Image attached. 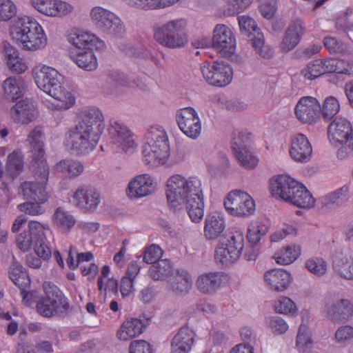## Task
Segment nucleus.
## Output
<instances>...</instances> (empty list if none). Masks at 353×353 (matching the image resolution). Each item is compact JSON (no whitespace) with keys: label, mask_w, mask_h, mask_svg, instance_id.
I'll list each match as a JSON object with an SVG mask.
<instances>
[{"label":"nucleus","mask_w":353,"mask_h":353,"mask_svg":"<svg viewBox=\"0 0 353 353\" xmlns=\"http://www.w3.org/2000/svg\"><path fill=\"white\" fill-rule=\"evenodd\" d=\"M52 221L55 226L65 232L70 231L76 223L75 217L61 207L56 209Z\"/></svg>","instance_id":"37998d69"},{"label":"nucleus","mask_w":353,"mask_h":353,"mask_svg":"<svg viewBox=\"0 0 353 353\" xmlns=\"http://www.w3.org/2000/svg\"><path fill=\"white\" fill-rule=\"evenodd\" d=\"M128 6L143 10H153L170 7L179 0H123Z\"/></svg>","instance_id":"a19ab883"},{"label":"nucleus","mask_w":353,"mask_h":353,"mask_svg":"<svg viewBox=\"0 0 353 353\" xmlns=\"http://www.w3.org/2000/svg\"><path fill=\"white\" fill-rule=\"evenodd\" d=\"M236 37L226 25L217 24L213 31L212 47L222 56H230L236 50Z\"/></svg>","instance_id":"6ab92c4d"},{"label":"nucleus","mask_w":353,"mask_h":353,"mask_svg":"<svg viewBox=\"0 0 353 353\" xmlns=\"http://www.w3.org/2000/svg\"><path fill=\"white\" fill-rule=\"evenodd\" d=\"M305 267L312 274L321 276L326 272L327 265L323 259L313 257L305 261Z\"/></svg>","instance_id":"864d4df0"},{"label":"nucleus","mask_w":353,"mask_h":353,"mask_svg":"<svg viewBox=\"0 0 353 353\" xmlns=\"http://www.w3.org/2000/svg\"><path fill=\"white\" fill-rule=\"evenodd\" d=\"M143 146V160L150 167L165 164L170 156V145L165 130L159 125L151 126Z\"/></svg>","instance_id":"6e6552de"},{"label":"nucleus","mask_w":353,"mask_h":353,"mask_svg":"<svg viewBox=\"0 0 353 353\" xmlns=\"http://www.w3.org/2000/svg\"><path fill=\"white\" fill-rule=\"evenodd\" d=\"M296 228L292 225H285L283 228L276 230L270 236L272 242H279L288 235H296Z\"/></svg>","instance_id":"69168bd1"},{"label":"nucleus","mask_w":353,"mask_h":353,"mask_svg":"<svg viewBox=\"0 0 353 353\" xmlns=\"http://www.w3.org/2000/svg\"><path fill=\"white\" fill-rule=\"evenodd\" d=\"M10 116L17 123L28 124L34 121L38 111L32 102L28 99L19 101L10 111Z\"/></svg>","instance_id":"a878e982"},{"label":"nucleus","mask_w":353,"mask_h":353,"mask_svg":"<svg viewBox=\"0 0 353 353\" xmlns=\"http://www.w3.org/2000/svg\"><path fill=\"white\" fill-rule=\"evenodd\" d=\"M353 338V327L344 325L340 327L335 333V339L339 342H345Z\"/></svg>","instance_id":"774afa93"},{"label":"nucleus","mask_w":353,"mask_h":353,"mask_svg":"<svg viewBox=\"0 0 353 353\" xmlns=\"http://www.w3.org/2000/svg\"><path fill=\"white\" fill-rule=\"evenodd\" d=\"M176 120L180 130L188 137L196 139L201 133V121L196 110L192 107L179 109Z\"/></svg>","instance_id":"a211bd4d"},{"label":"nucleus","mask_w":353,"mask_h":353,"mask_svg":"<svg viewBox=\"0 0 353 353\" xmlns=\"http://www.w3.org/2000/svg\"><path fill=\"white\" fill-rule=\"evenodd\" d=\"M31 4L38 12L50 17L66 15L74 9L73 6L61 0H32Z\"/></svg>","instance_id":"b1692460"},{"label":"nucleus","mask_w":353,"mask_h":353,"mask_svg":"<svg viewBox=\"0 0 353 353\" xmlns=\"http://www.w3.org/2000/svg\"><path fill=\"white\" fill-rule=\"evenodd\" d=\"M201 70L207 83L212 85L225 87L232 80V69L224 62H204L201 65Z\"/></svg>","instance_id":"f3484780"},{"label":"nucleus","mask_w":353,"mask_h":353,"mask_svg":"<svg viewBox=\"0 0 353 353\" xmlns=\"http://www.w3.org/2000/svg\"><path fill=\"white\" fill-rule=\"evenodd\" d=\"M173 273L171 261L160 259L152 263L149 269V274L154 280H165Z\"/></svg>","instance_id":"c03bdc74"},{"label":"nucleus","mask_w":353,"mask_h":353,"mask_svg":"<svg viewBox=\"0 0 353 353\" xmlns=\"http://www.w3.org/2000/svg\"><path fill=\"white\" fill-rule=\"evenodd\" d=\"M43 130L41 126L35 127L27 138L32 154V161L37 169L36 174L40 179L39 182L25 181L21 184L19 192L27 199H32L36 203L26 202L18 205L19 211L31 216L43 214L45 210L41 205L48 200L46 185L49 176V167L45 159L43 143Z\"/></svg>","instance_id":"f257e3e1"},{"label":"nucleus","mask_w":353,"mask_h":353,"mask_svg":"<svg viewBox=\"0 0 353 353\" xmlns=\"http://www.w3.org/2000/svg\"><path fill=\"white\" fill-rule=\"evenodd\" d=\"M270 228V221L266 217H259L253 221L247 232V239L252 245H256L265 236Z\"/></svg>","instance_id":"e433bc0d"},{"label":"nucleus","mask_w":353,"mask_h":353,"mask_svg":"<svg viewBox=\"0 0 353 353\" xmlns=\"http://www.w3.org/2000/svg\"><path fill=\"white\" fill-rule=\"evenodd\" d=\"M3 97L8 101H15L23 97L26 85L20 77H10L3 81Z\"/></svg>","instance_id":"473e14b6"},{"label":"nucleus","mask_w":353,"mask_h":353,"mask_svg":"<svg viewBox=\"0 0 353 353\" xmlns=\"http://www.w3.org/2000/svg\"><path fill=\"white\" fill-rule=\"evenodd\" d=\"M331 65L330 72H336L343 74L350 75L353 74V59L329 58Z\"/></svg>","instance_id":"de8ad7c7"},{"label":"nucleus","mask_w":353,"mask_h":353,"mask_svg":"<svg viewBox=\"0 0 353 353\" xmlns=\"http://www.w3.org/2000/svg\"><path fill=\"white\" fill-rule=\"evenodd\" d=\"M301 248L299 245L291 244L276 252L273 256L276 263L287 265L295 261L301 255Z\"/></svg>","instance_id":"ea45409f"},{"label":"nucleus","mask_w":353,"mask_h":353,"mask_svg":"<svg viewBox=\"0 0 353 353\" xmlns=\"http://www.w3.org/2000/svg\"><path fill=\"white\" fill-rule=\"evenodd\" d=\"M97 287L101 294L106 296L107 293L115 294L118 292V282L114 279H108L105 285L103 284V279L99 277Z\"/></svg>","instance_id":"13d9d810"},{"label":"nucleus","mask_w":353,"mask_h":353,"mask_svg":"<svg viewBox=\"0 0 353 353\" xmlns=\"http://www.w3.org/2000/svg\"><path fill=\"white\" fill-rule=\"evenodd\" d=\"M16 243L19 250L23 252H27L30 250L33 243H34V240L27 230H24L18 235Z\"/></svg>","instance_id":"bf43d9fd"},{"label":"nucleus","mask_w":353,"mask_h":353,"mask_svg":"<svg viewBox=\"0 0 353 353\" xmlns=\"http://www.w3.org/2000/svg\"><path fill=\"white\" fill-rule=\"evenodd\" d=\"M49 230L48 224L41 223L36 221H30L28 225L27 231L33 237L34 243L41 240H46L45 231Z\"/></svg>","instance_id":"5fc2aeb1"},{"label":"nucleus","mask_w":353,"mask_h":353,"mask_svg":"<svg viewBox=\"0 0 353 353\" xmlns=\"http://www.w3.org/2000/svg\"><path fill=\"white\" fill-rule=\"evenodd\" d=\"M331 65L329 58L316 59L310 61L301 70V74L307 80H314L325 73H330Z\"/></svg>","instance_id":"f704fd0d"},{"label":"nucleus","mask_w":353,"mask_h":353,"mask_svg":"<svg viewBox=\"0 0 353 353\" xmlns=\"http://www.w3.org/2000/svg\"><path fill=\"white\" fill-rule=\"evenodd\" d=\"M312 154V148L307 137L303 134H295L291 141L290 154L297 162H307Z\"/></svg>","instance_id":"bb28decb"},{"label":"nucleus","mask_w":353,"mask_h":353,"mask_svg":"<svg viewBox=\"0 0 353 353\" xmlns=\"http://www.w3.org/2000/svg\"><path fill=\"white\" fill-rule=\"evenodd\" d=\"M294 113L303 123H315L321 115V105L313 97H303L297 102Z\"/></svg>","instance_id":"4be33fe9"},{"label":"nucleus","mask_w":353,"mask_h":353,"mask_svg":"<svg viewBox=\"0 0 353 353\" xmlns=\"http://www.w3.org/2000/svg\"><path fill=\"white\" fill-rule=\"evenodd\" d=\"M24 157L20 149H16L10 153L7 158L6 171L10 177L14 179L23 170Z\"/></svg>","instance_id":"79ce46f5"},{"label":"nucleus","mask_w":353,"mask_h":353,"mask_svg":"<svg viewBox=\"0 0 353 353\" xmlns=\"http://www.w3.org/2000/svg\"><path fill=\"white\" fill-rule=\"evenodd\" d=\"M237 19L241 34L250 38L256 52L262 58L270 59L274 52L270 46L265 44L263 34L258 28L256 21L246 15L239 16Z\"/></svg>","instance_id":"4468645a"},{"label":"nucleus","mask_w":353,"mask_h":353,"mask_svg":"<svg viewBox=\"0 0 353 353\" xmlns=\"http://www.w3.org/2000/svg\"><path fill=\"white\" fill-rule=\"evenodd\" d=\"M161 256V248L157 245L152 244L145 250L143 255V261L147 263L152 264L160 260Z\"/></svg>","instance_id":"680f3d73"},{"label":"nucleus","mask_w":353,"mask_h":353,"mask_svg":"<svg viewBox=\"0 0 353 353\" xmlns=\"http://www.w3.org/2000/svg\"><path fill=\"white\" fill-rule=\"evenodd\" d=\"M156 183L149 174L134 176L128 183L126 194L130 199H140L151 194L156 188Z\"/></svg>","instance_id":"5701e85b"},{"label":"nucleus","mask_w":353,"mask_h":353,"mask_svg":"<svg viewBox=\"0 0 353 353\" xmlns=\"http://www.w3.org/2000/svg\"><path fill=\"white\" fill-rule=\"evenodd\" d=\"M44 294L36 301L37 312L46 318L65 314L70 304L63 292L53 283L45 281L42 285Z\"/></svg>","instance_id":"1a4fd4ad"},{"label":"nucleus","mask_w":353,"mask_h":353,"mask_svg":"<svg viewBox=\"0 0 353 353\" xmlns=\"http://www.w3.org/2000/svg\"><path fill=\"white\" fill-rule=\"evenodd\" d=\"M108 78L110 81L114 84V87L117 90H121L123 91L125 88H135L137 87L140 89H143L145 87V84L143 81H140V82L135 81H129V79H126V77L119 70H112L110 72L108 75ZM146 76L143 74L141 79L144 81H146Z\"/></svg>","instance_id":"58836bf2"},{"label":"nucleus","mask_w":353,"mask_h":353,"mask_svg":"<svg viewBox=\"0 0 353 353\" xmlns=\"http://www.w3.org/2000/svg\"><path fill=\"white\" fill-rule=\"evenodd\" d=\"M9 278L21 290V293L25 299L28 295L26 288L30 285V279L21 264L14 259L8 269Z\"/></svg>","instance_id":"7c9ffc66"},{"label":"nucleus","mask_w":353,"mask_h":353,"mask_svg":"<svg viewBox=\"0 0 353 353\" xmlns=\"http://www.w3.org/2000/svg\"><path fill=\"white\" fill-rule=\"evenodd\" d=\"M108 131L111 143L119 152H131L136 148L130 130L119 121H111Z\"/></svg>","instance_id":"aec40b11"},{"label":"nucleus","mask_w":353,"mask_h":353,"mask_svg":"<svg viewBox=\"0 0 353 353\" xmlns=\"http://www.w3.org/2000/svg\"><path fill=\"white\" fill-rule=\"evenodd\" d=\"M10 34L16 44L26 51L35 52L48 44L42 26L32 17H18L10 26Z\"/></svg>","instance_id":"20e7f679"},{"label":"nucleus","mask_w":353,"mask_h":353,"mask_svg":"<svg viewBox=\"0 0 353 353\" xmlns=\"http://www.w3.org/2000/svg\"><path fill=\"white\" fill-rule=\"evenodd\" d=\"M274 310L276 312L284 314H294L297 312L295 303L289 297L281 296L275 301Z\"/></svg>","instance_id":"603ef678"},{"label":"nucleus","mask_w":353,"mask_h":353,"mask_svg":"<svg viewBox=\"0 0 353 353\" xmlns=\"http://www.w3.org/2000/svg\"><path fill=\"white\" fill-rule=\"evenodd\" d=\"M129 353H153L152 345L145 340L132 341L129 346Z\"/></svg>","instance_id":"e2e57ef3"},{"label":"nucleus","mask_w":353,"mask_h":353,"mask_svg":"<svg viewBox=\"0 0 353 353\" xmlns=\"http://www.w3.org/2000/svg\"><path fill=\"white\" fill-rule=\"evenodd\" d=\"M6 62L10 71L16 74H23L28 68L26 60L21 57L19 51L13 46H5Z\"/></svg>","instance_id":"4c0bfd02"},{"label":"nucleus","mask_w":353,"mask_h":353,"mask_svg":"<svg viewBox=\"0 0 353 353\" xmlns=\"http://www.w3.org/2000/svg\"><path fill=\"white\" fill-rule=\"evenodd\" d=\"M143 322L137 318L125 319L121 325L117 332L118 339L121 341H129L139 336L143 331Z\"/></svg>","instance_id":"72a5a7b5"},{"label":"nucleus","mask_w":353,"mask_h":353,"mask_svg":"<svg viewBox=\"0 0 353 353\" xmlns=\"http://www.w3.org/2000/svg\"><path fill=\"white\" fill-rule=\"evenodd\" d=\"M305 32L302 21L296 19L293 21L287 28L280 48L283 52H289L293 50L299 43Z\"/></svg>","instance_id":"c85d7f7f"},{"label":"nucleus","mask_w":353,"mask_h":353,"mask_svg":"<svg viewBox=\"0 0 353 353\" xmlns=\"http://www.w3.org/2000/svg\"><path fill=\"white\" fill-rule=\"evenodd\" d=\"M68 40L70 44L79 50H86L72 55V59L81 69L93 71L98 67V61L93 50L103 52L106 50L105 42L95 34L83 30L72 32Z\"/></svg>","instance_id":"423d86ee"},{"label":"nucleus","mask_w":353,"mask_h":353,"mask_svg":"<svg viewBox=\"0 0 353 353\" xmlns=\"http://www.w3.org/2000/svg\"><path fill=\"white\" fill-rule=\"evenodd\" d=\"M268 325L275 334H283L288 330L286 321L279 316L271 317L268 321Z\"/></svg>","instance_id":"052dcab7"},{"label":"nucleus","mask_w":353,"mask_h":353,"mask_svg":"<svg viewBox=\"0 0 353 353\" xmlns=\"http://www.w3.org/2000/svg\"><path fill=\"white\" fill-rule=\"evenodd\" d=\"M296 347L299 353H307L312 347L311 335L309 333L307 325L301 324L299 328V332L296 341Z\"/></svg>","instance_id":"09e8293b"},{"label":"nucleus","mask_w":353,"mask_h":353,"mask_svg":"<svg viewBox=\"0 0 353 353\" xmlns=\"http://www.w3.org/2000/svg\"><path fill=\"white\" fill-rule=\"evenodd\" d=\"M272 195L301 208H311L316 200L303 184L288 175L279 176L271 183Z\"/></svg>","instance_id":"0eeeda50"},{"label":"nucleus","mask_w":353,"mask_h":353,"mask_svg":"<svg viewBox=\"0 0 353 353\" xmlns=\"http://www.w3.org/2000/svg\"><path fill=\"white\" fill-rule=\"evenodd\" d=\"M226 211L232 216L245 217L254 214L255 202L252 197L245 192L233 190L224 199Z\"/></svg>","instance_id":"2eb2a0df"},{"label":"nucleus","mask_w":353,"mask_h":353,"mask_svg":"<svg viewBox=\"0 0 353 353\" xmlns=\"http://www.w3.org/2000/svg\"><path fill=\"white\" fill-rule=\"evenodd\" d=\"M192 279L186 270L178 271L172 282V288L174 291L187 292L191 288Z\"/></svg>","instance_id":"8fccbe9b"},{"label":"nucleus","mask_w":353,"mask_h":353,"mask_svg":"<svg viewBox=\"0 0 353 353\" xmlns=\"http://www.w3.org/2000/svg\"><path fill=\"white\" fill-rule=\"evenodd\" d=\"M262 16L268 19H272L277 10L276 0L263 1L259 6Z\"/></svg>","instance_id":"0e129e2a"},{"label":"nucleus","mask_w":353,"mask_h":353,"mask_svg":"<svg viewBox=\"0 0 353 353\" xmlns=\"http://www.w3.org/2000/svg\"><path fill=\"white\" fill-rule=\"evenodd\" d=\"M33 77L37 87L59 102L58 108L68 110L76 101L74 94L63 85V77L54 68L42 65L33 71Z\"/></svg>","instance_id":"39448f33"},{"label":"nucleus","mask_w":353,"mask_h":353,"mask_svg":"<svg viewBox=\"0 0 353 353\" xmlns=\"http://www.w3.org/2000/svg\"><path fill=\"white\" fill-rule=\"evenodd\" d=\"M90 17L97 27L108 34L121 37L125 32L121 19L114 13L101 7L93 8L90 12Z\"/></svg>","instance_id":"dca6fc26"},{"label":"nucleus","mask_w":353,"mask_h":353,"mask_svg":"<svg viewBox=\"0 0 353 353\" xmlns=\"http://www.w3.org/2000/svg\"><path fill=\"white\" fill-rule=\"evenodd\" d=\"M244 234L239 230H233L227 237L220 239L214 250V260L217 264L229 266L241 256L244 248Z\"/></svg>","instance_id":"9d476101"},{"label":"nucleus","mask_w":353,"mask_h":353,"mask_svg":"<svg viewBox=\"0 0 353 353\" xmlns=\"http://www.w3.org/2000/svg\"><path fill=\"white\" fill-rule=\"evenodd\" d=\"M347 188L343 187L333 193L326 195L324 203L327 205L330 204L341 205L347 200Z\"/></svg>","instance_id":"4d7b16f0"},{"label":"nucleus","mask_w":353,"mask_h":353,"mask_svg":"<svg viewBox=\"0 0 353 353\" xmlns=\"http://www.w3.org/2000/svg\"><path fill=\"white\" fill-rule=\"evenodd\" d=\"M339 110V101L333 96L326 97L321 106V114H322L324 119H331Z\"/></svg>","instance_id":"3c124183"},{"label":"nucleus","mask_w":353,"mask_h":353,"mask_svg":"<svg viewBox=\"0 0 353 353\" xmlns=\"http://www.w3.org/2000/svg\"><path fill=\"white\" fill-rule=\"evenodd\" d=\"M34 250L37 255L44 260L48 259L52 255L51 249L46 243V240L34 243Z\"/></svg>","instance_id":"338daca9"},{"label":"nucleus","mask_w":353,"mask_h":353,"mask_svg":"<svg viewBox=\"0 0 353 353\" xmlns=\"http://www.w3.org/2000/svg\"><path fill=\"white\" fill-rule=\"evenodd\" d=\"M230 276L223 272H209L199 275L196 281L197 289L203 294H212L221 287L228 285Z\"/></svg>","instance_id":"412c9836"},{"label":"nucleus","mask_w":353,"mask_h":353,"mask_svg":"<svg viewBox=\"0 0 353 353\" xmlns=\"http://www.w3.org/2000/svg\"><path fill=\"white\" fill-rule=\"evenodd\" d=\"M252 134L247 130H235L231 141V148L235 158L240 164L252 169L259 163L258 158L254 155L251 147Z\"/></svg>","instance_id":"ddd939ff"},{"label":"nucleus","mask_w":353,"mask_h":353,"mask_svg":"<svg viewBox=\"0 0 353 353\" xmlns=\"http://www.w3.org/2000/svg\"><path fill=\"white\" fill-rule=\"evenodd\" d=\"M103 115L97 108H87L81 111L78 123L66 137L65 145L78 154L94 150L103 132Z\"/></svg>","instance_id":"7ed1b4c3"},{"label":"nucleus","mask_w":353,"mask_h":353,"mask_svg":"<svg viewBox=\"0 0 353 353\" xmlns=\"http://www.w3.org/2000/svg\"><path fill=\"white\" fill-rule=\"evenodd\" d=\"M327 135L333 144L341 145L336 152L338 159H345L353 154V128L348 120L335 118L328 126Z\"/></svg>","instance_id":"9b49d317"},{"label":"nucleus","mask_w":353,"mask_h":353,"mask_svg":"<svg viewBox=\"0 0 353 353\" xmlns=\"http://www.w3.org/2000/svg\"><path fill=\"white\" fill-rule=\"evenodd\" d=\"M333 268L342 278L347 280L353 279V257L343 256L335 259L333 262Z\"/></svg>","instance_id":"a18cd8bd"},{"label":"nucleus","mask_w":353,"mask_h":353,"mask_svg":"<svg viewBox=\"0 0 353 353\" xmlns=\"http://www.w3.org/2000/svg\"><path fill=\"white\" fill-rule=\"evenodd\" d=\"M17 14V7L11 0H0V21H7Z\"/></svg>","instance_id":"6e6d98bb"},{"label":"nucleus","mask_w":353,"mask_h":353,"mask_svg":"<svg viewBox=\"0 0 353 353\" xmlns=\"http://www.w3.org/2000/svg\"><path fill=\"white\" fill-rule=\"evenodd\" d=\"M76 205L86 211H94L100 203L99 192L90 186L79 187L74 194Z\"/></svg>","instance_id":"393cba45"},{"label":"nucleus","mask_w":353,"mask_h":353,"mask_svg":"<svg viewBox=\"0 0 353 353\" xmlns=\"http://www.w3.org/2000/svg\"><path fill=\"white\" fill-rule=\"evenodd\" d=\"M264 281L270 290L283 292L288 288L292 276L288 272L283 269H272L265 273Z\"/></svg>","instance_id":"cd10ccee"},{"label":"nucleus","mask_w":353,"mask_h":353,"mask_svg":"<svg viewBox=\"0 0 353 353\" xmlns=\"http://www.w3.org/2000/svg\"><path fill=\"white\" fill-rule=\"evenodd\" d=\"M201 181L197 176L185 178L176 174L167 181L165 194L168 205L174 209L185 205L192 222L199 223L204 215Z\"/></svg>","instance_id":"f03ea898"},{"label":"nucleus","mask_w":353,"mask_h":353,"mask_svg":"<svg viewBox=\"0 0 353 353\" xmlns=\"http://www.w3.org/2000/svg\"><path fill=\"white\" fill-rule=\"evenodd\" d=\"M225 222L223 216L216 214H208L205 219L203 233L208 240H216L223 232Z\"/></svg>","instance_id":"2f4dec72"},{"label":"nucleus","mask_w":353,"mask_h":353,"mask_svg":"<svg viewBox=\"0 0 353 353\" xmlns=\"http://www.w3.org/2000/svg\"><path fill=\"white\" fill-rule=\"evenodd\" d=\"M187 21L183 19H177L157 27L154 38L159 44L170 48H179L188 43L186 32Z\"/></svg>","instance_id":"f8f14e48"},{"label":"nucleus","mask_w":353,"mask_h":353,"mask_svg":"<svg viewBox=\"0 0 353 353\" xmlns=\"http://www.w3.org/2000/svg\"><path fill=\"white\" fill-rule=\"evenodd\" d=\"M195 334L188 327H182L171 342V353H189L194 342Z\"/></svg>","instance_id":"c756f323"},{"label":"nucleus","mask_w":353,"mask_h":353,"mask_svg":"<svg viewBox=\"0 0 353 353\" xmlns=\"http://www.w3.org/2000/svg\"><path fill=\"white\" fill-rule=\"evenodd\" d=\"M57 169L68 175L70 178L80 175L84 170L83 165L78 161L65 159L57 164Z\"/></svg>","instance_id":"49530a36"},{"label":"nucleus","mask_w":353,"mask_h":353,"mask_svg":"<svg viewBox=\"0 0 353 353\" xmlns=\"http://www.w3.org/2000/svg\"><path fill=\"white\" fill-rule=\"evenodd\" d=\"M327 315L333 321L347 319L353 316V304L349 300L342 299L327 308Z\"/></svg>","instance_id":"c9c22d12"}]
</instances>
